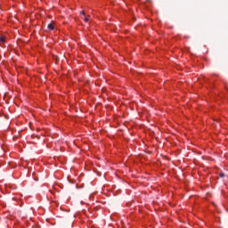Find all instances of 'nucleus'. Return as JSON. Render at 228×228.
Returning a JSON list of instances; mask_svg holds the SVG:
<instances>
[{
  "label": "nucleus",
  "instance_id": "nucleus-2",
  "mask_svg": "<svg viewBox=\"0 0 228 228\" xmlns=\"http://www.w3.org/2000/svg\"><path fill=\"white\" fill-rule=\"evenodd\" d=\"M48 29H54V25L53 23L48 24Z\"/></svg>",
  "mask_w": 228,
  "mask_h": 228
},
{
  "label": "nucleus",
  "instance_id": "nucleus-5",
  "mask_svg": "<svg viewBox=\"0 0 228 228\" xmlns=\"http://www.w3.org/2000/svg\"><path fill=\"white\" fill-rule=\"evenodd\" d=\"M80 13H81L82 15H85V12H84V11H82Z\"/></svg>",
  "mask_w": 228,
  "mask_h": 228
},
{
  "label": "nucleus",
  "instance_id": "nucleus-4",
  "mask_svg": "<svg viewBox=\"0 0 228 228\" xmlns=\"http://www.w3.org/2000/svg\"><path fill=\"white\" fill-rule=\"evenodd\" d=\"M219 177H225V174L220 173V174H219Z\"/></svg>",
  "mask_w": 228,
  "mask_h": 228
},
{
  "label": "nucleus",
  "instance_id": "nucleus-3",
  "mask_svg": "<svg viewBox=\"0 0 228 228\" xmlns=\"http://www.w3.org/2000/svg\"><path fill=\"white\" fill-rule=\"evenodd\" d=\"M89 19H90V15H88V17H85L84 18L85 22H88Z\"/></svg>",
  "mask_w": 228,
  "mask_h": 228
},
{
  "label": "nucleus",
  "instance_id": "nucleus-1",
  "mask_svg": "<svg viewBox=\"0 0 228 228\" xmlns=\"http://www.w3.org/2000/svg\"><path fill=\"white\" fill-rule=\"evenodd\" d=\"M0 42H1L2 44H4V43L6 42V37L1 36V37H0Z\"/></svg>",
  "mask_w": 228,
  "mask_h": 228
}]
</instances>
